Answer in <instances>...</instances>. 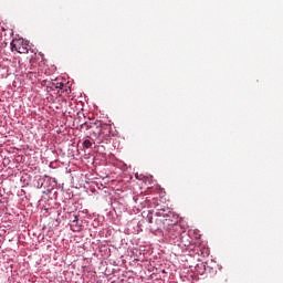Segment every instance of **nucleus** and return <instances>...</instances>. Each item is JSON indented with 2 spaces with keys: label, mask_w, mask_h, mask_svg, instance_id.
<instances>
[{
  "label": "nucleus",
  "mask_w": 283,
  "mask_h": 283,
  "mask_svg": "<svg viewBox=\"0 0 283 283\" xmlns=\"http://www.w3.org/2000/svg\"><path fill=\"white\" fill-rule=\"evenodd\" d=\"M30 45L28 41L23 39H15L11 42V50L12 52H18L19 54H28L30 51Z\"/></svg>",
  "instance_id": "nucleus-1"
},
{
  "label": "nucleus",
  "mask_w": 283,
  "mask_h": 283,
  "mask_svg": "<svg viewBox=\"0 0 283 283\" xmlns=\"http://www.w3.org/2000/svg\"><path fill=\"white\" fill-rule=\"evenodd\" d=\"M52 87H55V90H63L64 84L62 82H52Z\"/></svg>",
  "instance_id": "nucleus-2"
},
{
  "label": "nucleus",
  "mask_w": 283,
  "mask_h": 283,
  "mask_svg": "<svg viewBox=\"0 0 283 283\" xmlns=\"http://www.w3.org/2000/svg\"><path fill=\"white\" fill-rule=\"evenodd\" d=\"M83 147L85 149H90L92 147V142L90 139H86L83 142Z\"/></svg>",
  "instance_id": "nucleus-3"
},
{
  "label": "nucleus",
  "mask_w": 283,
  "mask_h": 283,
  "mask_svg": "<svg viewBox=\"0 0 283 283\" xmlns=\"http://www.w3.org/2000/svg\"><path fill=\"white\" fill-rule=\"evenodd\" d=\"M43 185H45V179L44 178H40L38 180V185H36L38 189H41V187H43Z\"/></svg>",
  "instance_id": "nucleus-4"
},
{
  "label": "nucleus",
  "mask_w": 283,
  "mask_h": 283,
  "mask_svg": "<svg viewBox=\"0 0 283 283\" xmlns=\"http://www.w3.org/2000/svg\"><path fill=\"white\" fill-rule=\"evenodd\" d=\"M135 178H138V174L135 175Z\"/></svg>",
  "instance_id": "nucleus-5"
},
{
  "label": "nucleus",
  "mask_w": 283,
  "mask_h": 283,
  "mask_svg": "<svg viewBox=\"0 0 283 283\" xmlns=\"http://www.w3.org/2000/svg\"><path fill=\"white\" fill-rule=\"evenodd\" d=\"M53 182H56V179H53Z\"/></svg>",
  "instance_id": "nucleus-6"
},
{
  "label": "nucleus",
  "mask_w": 283,
  "mask_h": 283,
  "mask_svg": "<svg viewBox=\"0 0 283 283\" xmlns=\"http://www.w3.org/2000/svg\"><path fill=\"white\" fill-rule=\"evenodd\" d=\"M149 222L151 223L153 221H151V218L149 219Z\"/></svg>",
  "instance_id": "nucleus-7"
}]
</instances>
